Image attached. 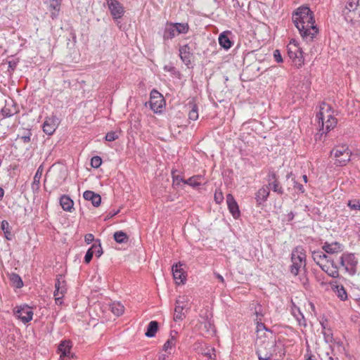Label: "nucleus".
Listing matches in <instances>:
<instances>
[{"instance_id": "nucleus-1", "label": "nucleus", "mask_w": 360, "mask_h": 360, "mask_svg": "<svg viewBox=\"0 0 360 360\" xmlns=\"http://www.w3.org/2000/svg\"><path fill=\"white\" fill-rule=\"evenodd\" d=\"M292 22L297 28L302 38L306 42H311L319 33L315 25L314 13L307 6H300L293 12Z\"/></svg>"}, {"instance_id": "nucleus-2", "label": "nucleus", "mask_w": 360, "mask_h": 360, "mask_svg": "<svg viewBox=\"0 0 360 360\" xmlns=\"http://www.w3.org/2000/svg\"><path fill=\"white\" fill-rule=\"evenodd\" d=\"M257 337L255 347L259 360H270L276 352V338L274 333Z\"/></svg>"}, {"instance_id": "nucleus-3", "label": "nucleus", "mask_w": 360, "mask_h": 360, "mask_svg": "<svg viewBox=\"0 0 360 360\" xmlns=\"http://www.w3.org/2000/svg\"><path fill=\"white\" fill-rule=\"evenodd\" d=\"M306 255L304 250L302 246L295 247L291 253L292 264L290 266V273L294 276H297L302 266V262L305 266Z\"/></svg>"}, {"instance_id": "nucleus-4", "label": "nucleus", "mask_w": 360, "mask_h": 360, "mask_svg": "<svg viewBox=\"0 0 360 360\" xmlns=\"http://www.w3.org/2000/svg\"><path fill=\"white\" fill-rule=\"evenodd\" d=\"M330 155L335 158V165L342 167L350 160L352 152L347 146H339L331 150Z\"/></svg>"}, {"instance_id": "nucleus-5", "label": "nucleus", "mask_w": 360, "mask_h": 360, "mask_svg": "<svg viewBox=\"0 0 360 360\" xmlns=\"http://www.w3.org/2000/svg\"><path fill=\"white\" fill-rule=\"evenodd\" d=\"M340 265L345 267V270L352 276L356 272L358 261L353 253H344L340 257Z\"/></svg>"}, {"instance_id": "nucleus-6", "label": "nucleus", "mask_w": 360, "mask_h": 360, "mask_svg": "<svg viewBox=\"0 0 360 360\" xmlns=\"http://www.w3.org/2000/svg\"><path fill=\"white\" fill-rule=\"evenodd\" d=\"M149 105L150 109L155 113L161 112L162 108L165 105V100L163 96L156 89H153L150 91Z\"/></svg>"}, {"instance_id": "nucleus-7", "label": "nucleus", "mask_w": 360, "mask_h": 360, "mask_svg": "<svg viewBox=\"0 0 360 360\" xmlns=\"http://www.w3.org/2000/svg\"><path fill=\"white\" fill-rule=\"evenodd\" d=\"M359 0H349L343 11L345 18L347 21H352L356 18H360V11L359 8Z\"/></svg>"}, {"instance_id": "nucleus-8", "label": "nucleus", "mask_w": 360, "mask_h": 360, "mask_svg": "<svg viewBox=\"0 0 360 360\" xmlns=\"http://www.w3.org/2000/svg\"><path fill=\"white\" fill-rule=\"evenodd\" d=\"M67 292V284L64 276L59 274L56 276L53 295L56 304H62V299Z\"/></svg>"}, {"instance_id": "nucleus-9", "label": "nucleus", "mask_w": 360, "mask_h": 360, "mask_svg": "<svg viewBox=\"0 0 360 360\" xmlns=\"http://www.w3.org/2000/svg\"><path fill=\"white\" fill-rule=\"evenodd\" d=\"M316 117L319 119V125L321 127L320 129V131H322L321 134L328 133L337 124V119L331 115H327L326 120H325V116L322 112H319Z\"/></svg>"}, {"instance_id": "nucleus-10", "label": "nucleus", "mask_w": 360, "mask_h": 360, "mask_svg": "<svg viewBox=\"0 0 360 360\" xmlns=\"http://www.w3.org/2000/svg\"><path fill=\"white\" fill-rule=\"evenodd\" d=\"M292 42H295V40L293 39L288 46V54L290 58L295 63V65L299 68L304 63L303 52L295 44H294L293 46H291Z\"/></svg>"}, {"instance_id": "nucleus-11", "label": "nucleus", "mask_w": 360, "mask_h": 360, "mask_svg": "<svg viewBox=\"0 0 360 360\" xmlns=\"http://www.w3.org/2000/svg\"><path fill=\"white\" fill-rule=\"evenodd\" d=\"M266 180L268 185L266 186H269V189L271 188L278 195H283L284 193V190L280 184L278 176L274 170L269 171Z\"/></svg>"}, {"instance_id": "nucleus-12", "label": "nucleus", "mask_w": 360, "mask_h": 360, "mask_svg": "<svg viewBox=\"0 0 360 360\" xmlns=\"http://www.w3.org/2000/svg\"><path fill=\"white\" fill-rule=\"evenodd\" d=\"M179 57L182 62L185 64L186 66L189 68L191 65L192 60L193 59V53L192 48L189 46V44H185L181 46L179 49Z\"/></svg>"}, {"instance_id": "nucleus-13", "label": "nucleus", "mask_w": 360, "mask_h": 360, "mask_svg": "<svg viewBox=\"0 0 360 360\" xmlns=\"http://www.w3.org/2000/svg\"><path fill=\"white\" fill-rule=\"evenodd\" d=\"M15 314L22 323H27L32 319L33 311L31 307L24 305L15 310Z\"/></svg>"}, {"instance_id": "nucleus-14", "label": "nucleus", "mask_w": 360, "mask_h": 360, "mask_svg": "<svg viewBox=\"0 0 360 360\" xmlns=\"http://www.w3.org/2000/svg\"><path fill=\"white\" fill-rule=\"evenodd\" d=\"M108 7L112 18L115 20L120 19L124 14V8L117 0L110 2L108 4Z\"/></svg>"}, {"instance_id": "nucleus-15", "label": "nucleus", "mask_w": 360, "mask_h": 360, "mask_svg": "<svg viewBox=\"0 0 360 360\" xmlns=\"http://www.w3.org/2000/svg\"><path fill=\"white\" fill-rule=\"evenodd\" d=\"M182 265L181 262H179L174 264L172 268L174 279L178 285L183 284L186 281V276L185 271L181 268Z\"/></svg>"}, {"instance_id": "nucleus-16", "label": "nucleus", "mask_w": 360, "mask_h": 360, "mask_svg": "<svg viewBox=\"0 0 360 360\" xmlns=\"http://www.w3.org/2000/svg\"><path fill=\"white\" fill-rule=\"evenodd\" d=\"M322 249L326 253L333 255L342 252L344 245L338 242H325L322 246Z\"/></svg>"}, {"instance_id": "nucleus-17", "label": "nucleus", "mask_w": 360, "mask_h": 360, "mask_svg": "<svg viewBox=\"0 0 360 360\" xmlns=\"http://www.w3.org/2000/svg\"><path fill=\"white\" fill-rule=\"evenodd\" d=\"M226 203L229 210L231 213L232 216L235 219L238 218L240 215V212L238 205L232 194L229 193L226 195Z\"/></svg>"}, {"instance_id": "nucleus-18", "label": "nucleus", "mask_w": 360, "mask_h": 360, "mask_svg": "<svg viewBox=\"0 0 360 360\" xmlns=\"http://www.w3.org/2000/svg\"><path fill=\"white\" fill-rule=\"evenodd\" d=\"M57 120L55 116L47 117L42 126L44 132L48 135L53 134L57 127Z\"/></svg>"}, {"instance_id": "nucleus-19", "label": "nucleus", "mask_w": 360, "mask_h": 360, "mask_svg": "<svg viewBox=\"0 0 360 360\" xmlns=\"http://www.w3.org/2000/svg\"><path fill=\"white\" fill-rule=\"evenodd\" d=\"M200 328L203 334L207 336H213L216 332L213 322L207 318L200 323Z\"/></svg>"}, {"instance_id": "nucleus-20", "label": "nucleus", "mask_w": 360, "mask_h": 360, "mask_svg": "<svg viewBox=\"0 0 360 360\" xmlns=\"http://www.w3.org/2000/svg\"><path fill=\"white\" fill-rule=\"evenodd\" d=\"M188 109V119L195 121L198 118V108L194 98H192L186 104Z\"/></svg>"}, {"instance_id": "nucleus-21", "label": "nucleus", "mask_w": 360, "mask_h": 360, "mask_svg": "<svg viewBox=\"0 0 360 360\" xmlns=\"http://www.w3.org/2000/svg\"><path fill=\"white\" fill-rule=\"evenodd\" d=\"M83 198L86 200L91 201L94 207H98L101 203V197L99 194L92 191H86L83 193Z\"/></svg>"}, {"instance_id": "nucleus-22", "label": "nucleus", "mask_w": 360, "mask_h": 360, "mask_svg": "<svg viewBox=\"0 0 360 360\" xmlns=\"http://www.w3.org/2000/svg\"><path fill=\"white\" fill-rule=\"evenodd\" d=\"M72 348V343L69 340L61 341L58 346V350L60 352V358H70Z\"/></svg>"}, {"instance_id": "nucleus-23", "label": "nucleus", "mask_w": 360, "mask_h": 360, "mask_svg": "<svg viewBox=\"0 0 360 360\" xmlns=\"http://www.w3.org/2000/svg\"><path fill=\"white\" fill-rule=\"evenodd\" d=\"M269 195V186H264L257 191L255 194V200L257 205H262L264 202Z\"/></svg>"}, {"instance_id": "nucleus-24", "label": "nucleus", "mask_w": 360, "mask_h": 360, "mask_svg": "<svg viewBox=\"0 0 360 360\" xmlns=\"http://www.w3.org/2000/svg\"><path fill=\"white\" fill-rule=\"evenodd\" d=\"M1 112L4 117H9L18 112V108L17 105L11 101L10 103H6L5 106L2 108Z\"/></svg>"}, {"instance_id": "nucleus-25", "label": "nucleus", "mask_w": 360, "mask_h": 360, "mask_svg": "<svg viewBox=\"0 0 360 360\" xmlns=\"http://www.w3.org/2000/svg\"><path fill=\"white\" fill-rule=\"evenodd\" d=\"M231 34L229 31H225L221 33L219 36V45L226 50L229 49L232 45L233 42L229 37V34Z\"/></svg>"}, {"instance_id": "nucleus-26", "label": "nucleus", "mask_w": 360, "mask_h": 360, "mask_svg": "<svg viewBox=\"0 0 360 360\" xmlns=\"http://www.w3.org/2000/svg\"><path fill=\"white\" fill-rule=\"evenodd\" d=\"M176 29L173 25V22H167L164 30L163 39L165 41L172 39L176 36Z\"/></svg>"}, {"instance_id": "nucleus-27", "label": "nucleus", "mask_w": 360, "mask_h": 360, "mask_svg": "<svg viewBox=\"0 0 360 360\" xmlns=\"http://www.w3.org/2000/svg\"><path fill=\"white\" fill-rule=\"evenodd\" d=\"M60 204L63 210L67 212H72L74 202L68 195H63L60 198Z\"/></svg>"}, {"instance_id": "nucleus-28", "label": "nucleus", "mask_w": 360, "mask_h": 360, "mask_svg": "<svg viewBox=\"0 0 360 360\" xmlns=\"http://www.w3.org/2000/svg\"><path fill=\"white\" fill-rule=\"evenodd\" d=\"M292 305L293 307L292 308V314L296 319L300 326H306L307 323L304 315L300 311L299 307H297L294 303Z\"/></svg>"}, {"instance_id": "nucleus-29", "label": "nucleus", "mask_w": 360, "mask_h": 360, "mask_svg": "<svg viewBox=\"0 0 360 360\" xmlns=\"http://www.w3.org/2000/svg\"><path fill=\"white\" fill-rule=\"evenodd\" d=\"M257 324V337L260 336L261 335H267L266 333H274L271 330L269 329L266 327L265 324L262 322V319H256Z\"/></svg>"}, {"instance_id": "nucleus-30", "label": "nucleus", "mask_w": 360, "mask_h": 360, "mask_svg": "<svg viewBox=\"0 0 360 360\" xmlns=\"http://www.w3.org/2000/svg\"><path fill=\"white\" fill-rule=\"evenodd\" d=\"M159 328V323L156 321H151L147 327L145 335L148 338H153L155 335Z\"/></svg>"}, {"instance_id": "nucleus-31", "label": "nucleus", "mask_w": 360, "mask_h": 360, "mask_svg": "<svg viewBox=\"0 0 360 360\" xmlns=\"http://www.w3.org/2000/svg\"><path fill=\"white\" fill-rule=\"evenodd\" d=\"M178 333L175 330H172L170 332V338L167 340V341L163 345V349L167 352L169 349H171L172 347L175 346L176 342V335Z\"/></svg>"}, {"instance_id": "nucleus-32", "label": "nucleus", "mask_w": 360, "mask_h": 360, "mask_svg": "<svg viewBox=\"0 0 360 360\" xmlns=\"http://www.w3.org/2000/svg\"><path fill=\"white\" fill-rule=\"evenodd\" d=\"M184 307L183 305H176L174 308V321L177 322L184 320L186 318V314L183 312Z\"/></svg>"}, {"instance_id": "nucleus-33", "label": "nucleus", "mask_w": 360, "mask_h": 360, "mask_svg": "<svg viewBox=\"0 0 360 360\" xmlns=\"http://www.w3.org/2000/svg\"><path fill=\"white\" fill-rule=\"evenodd\" d=\"M312 258L314 261L319 265L321 266V262L323 259H326V261L329 258V256L326 254L323 253L321 250H316L313 251L312 253Z\"/></svg>"}, {"instance_id": "nucleus-34", "label": "nucleus", "mask_w": 360, "mask_h": 360, "mask_svg": "<svg viewBox=\"0 0 360 360\" xmlns=\"http://www.w3.org/2000/svg\"><path fill=\"white\" fill-rule=\"evenodd\" d=\"M202 179H203L202 175H195L186 179L184 184L195 188L202 184Z\"/></svg>"}, {"instance_id": "nucleus-35", "label": "nucleus", "mask_w": 360, "mask_h": 360, "mask_svg": "<svg viewBox=\"0 0 360 360\" xmlns=\"http://www.w3.org/2000/svg\"><path fill=\"white\" fill-rule=\"evenodd\" d=\"M113 238L118 243H127L129 240V236L122 231H118L114 233Z\"/></svg>"}, {"instance_id": "nucleus-36", "label": "nucleus", "mask_w": 360, "mask_h": 360, "mask_svg": "<svg viewBox=\"0 0 360 360\" xmlns=\"http://www.w3.org/2000/svg\"><path fill=\"white\" fill-rule=\"evenodd\" d=\"M1 228L4 231V236L8 240H12L13 235L11 231L9 223L6 220H3L1 224Z\"/></svg>"}, {"instance_id": "nucleus-37", "label": "nucleus", "mask_w": 360, "mask_h": 360, "mask_svg": "<svg viewBox=\"0 0 360 360\" xmlns=\"http://www.w3.org/2000/svg\"><path fill=\"white\" fill-rule=\"evenodd\" d=\"M41 175H42V169H41V166H40L34 174V180L32 184V188L33 191L39 189Z\"/></svg>"}, {"instance_id": "nucleus-38", "label": "nucleus", "mask_w": 360, "mask_h": 360, "mask_svg": "<svg viewBox=\"0 0 360 360\" xmlns=\"http://www.w3.org/2000/svg\"><path fill=\"white\" fill-rule=\"evenodd\" d=\"M111 311L116 316H119L124 312V307L120 302H113L110 305Z\"/></svg>"}, {"instance_id": "nucleus-39", "label": "nucleus", "mask_w": 360, "mask_h": 360, "mask_svg": "<svg viewBox=\"0 0 360 360\" xmlns=\"http://www.w3.org/2000/svg\"><path fill=\"white\" fill-rule=\"evenodd\" d=\"M173 25L176 29V33L178 34H186L189 30L188 23L173 22Z\"/></svg>"}, {"instance_id": "nucleus-40", "label": "nucleus", "mask_w": 360, "mask_h": 360, "mask_svg": "<svg viewBox=\"0 0 360 360\" xmlns=\"http://www.w3.org/2000/svg\"><path fill=\"white\" fill-rule=\"evenodd\" d=\"M91 248L93 250L94 255L95 254L96 257H100L102 255L103 249L99 239H96L95 243Z\"/></svg>"}, {"instance_id": "nucleus-41", "label": "nucleus", "mask_w": 360, "mask_h": 360, "mask_svg": "<svg viewBox=\"0 0 360 360\" xmlns=\"http://www.w3.org/2000/svg\"><path fill=\"white\" fill-rule=\"evenodd\" d=\"M11 281L17 288H20L23 286V282L20 276L17 274H12L10 276Z\"/></svg>"}, {"instance_id": "nucleus-42", "label": "nucleus", "mask_w": 360, "mask_h": 360, "mask_svg": "<svg viewBox=\"0 0 360 360\" xmlns=\"http://www.w3.org/2000/svg\"><path fill=\"white\" fill-rule=\"evenodd\" d=\"M32 134L30 129L24 131L22 134H18L17 139H20L23 143H27L31 141Z\"/></svg>"}, {"instance_id": "nucleus-43", "label": "nucleus", "mask_w": 360, "mask_h": 360, "mask_svg": "<svg viewBox=\"0 0 360 360\" xmlns=\"http://www.w3.org/2000/svg\"><path fill=\"white\" fill-rule=\"evenodd\" d=\"M202 354L209 359L214 360L216 357L215 349L214 347H207L202 352Z\"/></svg>"}, {"instance_id": "nucleus-44", "label": "nucleus", "mask_w": 360, "mask_h": 360, "mask_svg": "<svg viewBox=\"0 0 360 360\" xmlns=\"http://www.w3.org/2000/svg\"><path fill=\"white\" fill-rule=\"evenodd\" d=\"M336 292H337V295L338 297L341 300H346L347 298V292L345 290V289L344 288V287L342 285H337L336 286Z\"/></svg>"}, {"instance_id": "nucleus-45", "label": "nucleus", "mask_w": 360, "mask_h": 360, "mask_svg": "<svg viewBox=\"0 0 360 360\" xmlns=\"http://www.w3.org/2000/svg\"><path fill=\"white\" fill-rule=\"evenodd\" d=\"M328 271L326 274L333 277V278H338L339 277V266H328V269H327Z\"/></svg>"}, {"instance_id": "nucleus-46", "label": "nucleus", "mask_w": 360, "mask_h": 360, "mask_svg": "<svg viewBox=\"0 0 360 360\" xmlns=\"http://www.w3.org/2000/svg\"><path fill=\"white\" fill-rule=\"evenodd\" d=\"M102 163V159L100 156L96 155L94 156L91 160V166L93 168L97 169L98 168Z\"/></svg>"}, {"instance_id": "nucleus-47", "label": "nucleus", "mask_w": 360, "mask_h": 360, "mask_svg": "<svg viewBox=\"0 0 360 360\" xmlns=\"http://www.w3.org/2000/svg\"><path fill=\"white\" fill-rule=\"evenodd\" d=\"M359 203H360V200L359 199H352V200H349L348 201L347 206L351 210H359V208L360 207H359Z\"/></svg>"}, {"instance_id": "nucleus-48", "label": "nucleus", "mask_w": 360, "mask_h": 360, "mask_svg": "<svg viewBox=\"0 0 360 360\" xmlns=\"http://www.w3.org/2000/svg\"><path fill=\"white\" fill-rule=\"evenodd\" d=\"M305 360H317L316 356L312 354L309 345H307L306 354H304Z\"/></svg>"}, {"instance_id": "nucleus-49", "label": "nucleus", "mask_w": 360, "mask_h": 360, "mask_svg": "<svg viewBox=\"0 0 360 360\" xmlns=\"http://www.w3.org/2000/svg\"><path fill=\"white\" fill-rule=\"evenodd\" d=\"M324 340L326 342H332L333 340V333L330 328L325 330L323 332Z\"/></svg>"}, {"instance_id": "nucleus-50", "label": "nucleus", "mask_w": 360, "mask_h": 360, "mask_svg": "<svg viewBox=\"0 0 360 360\" xmlns=\"http://www.w3.org/2000/svg\"><path fill=\"white\" fill-rule=\"evenodd\" d=\"M254 314L257 316V319H262L264 316V314L262 313V307L259 304H257L254 307Z\"/></svg>"}, {"instance_id": "nucleus-51", "label": "nucleus", "mask_w": 360, "mask_h": 360, "mask_svg": "<svg viewBox=\"0 0 360 360\" xmlns=\"http://www.w3.org/2000/svg\"><path fill=\"white\" fill-rule=\"evenodd\" d=\"M118 135L115 131H110L108 132L105 136V139L107 141H113L118 139Z\"/></svg>"}, {"instance_id": "nucleus-52", "label": "nucleus", "mask_w": 360, "mask_h": 360, "mask_svg": "<svg viewBox=\"0 0 360 360\" xmlns=\"http://www.w3.org/2000/svg\"><path fill=\"white\" fill-rule=\"evenodd\" d=\"M214 201L217 204H220L224 200V195L220 190H216L214 195Z\"/></svg>"}, {"instance_id": "nucleus-53", "label": "nucleus", "mask_w": 360, "mask_h": 360, "mask_svg": "<svg viewBox=\"0 0 360 360\" xmlns=\"http://www.w3.org/2000/svg\"><path fill=\"white\" fill-rule=\"evenodd\" d=\"M93 256H94V252H93V250L91 249V248H90L87 250V252H86V255L84 256V262L86 264H89L91 261Z\"/></svg>"}, {"instance_id": "nucleus-54", "label": "nucleus", "mask_w": 360, "mask_h": 360, "mask_svg": "<svg viewBox=\"0 0 360 360\" xmlns=\"http://www.w3.org/2000/svg\"><path fill=\"white\" fill-rule=\"evenodd\" d=\"M172 179H173V184L175 185H179L181 182H183L184 184V180L181 176L179 175H175L174 172H172Z\"/></svg>"}, {"instance_id": "nucleus-55", "label": "nucleus", "mask_w": 360, "mask_h": 360, "mask_svg": "<svg viewBox=\"0 0 360 360\" xmlns=\"http://www.w3.org/2000/svg\"><path fill=\"white\" fill-rule=\"evenodd\" d=\"M50 8L60 9L62 0H49Z\"/></svg>"}, {"instance_id": "nucleus-56", "label": "nucleus", "mask_w": 360, "mask_h": 360, "mask_svg": "<svg viewBox=\"0 0 360 360\" xmlns=\"http://www.w3.org/2000/svg\"><path fill=\"white\" fill-rule=\"evenodd\" d=\"M274 58L275 60L277 63H282L283 62V58H282L281 52H280V51L278 49H276L274 51Z\"/></svg>"}, {"instance_id": "nucleus-57", "label": "nucleus", "mask_w": 360, "mask_h": 360, "mask_svg": "<svg viewBox=\"0 0 360 360\" xmlns=\"http://www.w3.org/2000/svg\"><path fill=\"white\" fill-rule=\"evenodd\" d=\"M95 239H94V236L92 234V233H87L84 236V241L87 243V244H90L91 243H92L93 241L95 242Z\"/></svg>"}, {"instance_id": "nucleus-58", "label": "nucleus", "mask_w": 360, "mask_h": 360, "mask_svg": "<svg viewBox=\"0 0 360 360\" xmlns=\"http://www.w3.org/2000/svg\"><path fill=\"white\" fill-rule=\"evenodd\" d=\"M293 186L295 188H297L301 193H303L304 192V188L303 185L297 182L295 180H293Z\"/></svg>"}, {"instance_id": "nucleus-59", "label": "nucleus", "mask_w": 360, "mask_h": 360, "mask_svg": "<svg viewBox=\"0 0 360 360\" xmlns=\"http://www.w3.org/2000/svg\"><path fill=\"white\" fill-rule=\"evenodd\" d=\"M322 360H339V359L338 357H334L327 352L325 356L322 358Z\"/></svg>"}, {"instance_id": "nucleus-60", "label": "nucleus", "mask_w": 360, "mask_h": 360, "mask_svg": "<svg viewBox=\"0 0 360 360\" xmlns=\"http://www.w3.org/2000/svg\"><path fill=\"white\" fill-rule=\"evenodd\" d=\"M53 11L51 13V18L54 20L58 18L60 9L52 8Z\"/></svg>"}, {"instance_id": "nucleus-61", "label": "nucleus", "mask_w": 360, "mask_h": 360, "mask_svg": "<svg viewBox=\"0 0 360 360\" xmlns=\"http://www.w3.org/2000/svg\"><path fill=\"white\" fill-rule=\"evenodd\" d=\"M326 262L330 265V266H338L335 261L329 257L326 260Z\"/></svg>"}, {"instance_id": "nucleus-62", "label": "nucleus", "mask_w": 360, "mask_h": 360, "mask_svg": "<svg viewBox=\"0 0 360 360\" xmlns=\"http://www.w3.org/2000/svg\"><path fill=\"white\" fill-rule=\"evenodd\" d=\"M214 276L221 283H224V279L221 274L214 273Z\"/></svg>"}, {"instance_id": "nucleus-63", "label": "nucleus", "mask_w": 360, "mask_h": 360, "mask_svg": "<svg viewBox=\"0 0 360 360\" xmlns=\"http://www.w3.org/2000/svg\"><path fill=\"white\" fill-rule=\"evenodd\" d=\"M120 212V210H117V211H113V212H110L108 213V214L107 215V218H112L114 216L117 215L118 213Z\"/></svg>"}, {"instance_id": "nucleus-64", "label": "nucleus", "mask_w": 360, "mask_h": 360, "mask_svg": "<svg viewBox=\"0 0 360 360\" xmlns=\"http://www.w3.org/2000/svg\"><path fill=\"white\" fill-rule=\"evenodd\" d=\"M328 266H330V265L326 262V264H321V266L320 267L322 269L323 271H324L326 273L328 271Z\"/></svg>"}]
</instances>
